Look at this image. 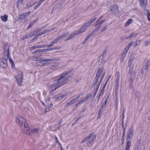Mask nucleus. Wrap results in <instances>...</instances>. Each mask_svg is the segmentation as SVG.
I'll return each mask as SVG.
<instances>
[{"label": "nucleus", "instance_id": "20", "mask_svg": "<svg viewBox=\"0 0 150 150\" xmlns=\"http://www.w3.org/2000/svg\"><path fill=\"white\" fill-rule=\"evenodd\" d=\"M52 103L48 105L47 107L46 108L45 110V112H49L51 109L52 106Z\"/></svg>", "mask_w": 150, "mask_h": 150}, {"label": "nucleus", "instance_id": "1", "mask_svg": "<svg viewBox=\"0 0 150 150\" xmlns=\"http://www.w3.org/2000/svg\"><path fill=\"white\" fill-rule=\"evenodd\" d=\"M26 121L23 117L19 116L16 119V122L17 124L22 127V129L24 133L29 135L30 133V128L28 124L26 122Z\"/></svg>", "mask_w": 150, "mask_h": 150}, {"label": "nucleus", "instance_id": "12", "mask_svg": "<svg viewBox=\"0 0 150 150\" xmlns=\"http://www.w3.org/2000/svg\"><path fill=\"white\" fill-rule=\"evenodd\" d=\"M31 59H32L33 60L35 61H48V60H47L44 59L42 57H32L31 58Z\"/></svg>", "mask_w": 150, "mask_h": 150}, {"label": "nucleus", "instance_id": "38", "mask_svg": "<svg viewBox=\"0 0 150 150\" xmlns=\"http://www.w3.org/2000/svg\"><path fill=\"white\" fill-rule=\"evenodd\" d=\"M140 43V41L137 40L136 41L134 42V47H136L137 45H138Z\"/></svg>", "mask_w": 150, "mask_h": 150}, {"label": "nucleus", "instance_id": "54", "mask_svg": "<svg viewBox=\"0 0 150 150\" xmlns=\"http://www.w3.org/2000/svg\"><path fill=\"white\" fill-rule=\"evenodd\" d=\"M147 18L148 21H150V13L149 12L148 13Z\"/></svg>", "mask_w": 150, "mask_h": 150}, {"label": "nucleus", "instance_id": "42", "mask_svg": "<svg viewBox=\"0 0 150 150\" xmlns=\"http://www.w3.org/2000/svg\"><path fill=\"white\" fill-rule=\"evenodd\" d=\"M131 55L130 56V58L128 61V66L129 67L131 66L132 62V58L131 60H130V59H131Z\"/></svg>", "mask_w": 150, "mask_h": 150}, {"label": "nucleus", "instance_id": "6", "mask_svg": "<svg viewBox=\"0 0 150 150\" xmlns=\"http://www.w3.org/2000/svg\"><path fill=\"white\" fill-rule=\"evenodd\" d=\"M89 26L86 23H85L78 30L77 32L78 34H80L84 32L86 30L87 28Z\"/></svg>", "mask_w": 150, "mask_h": 150}, {"label": "nucleus", "instance_id": "5", "mask_svg": "<svg viewBox=\"0 0 150 150\" xmlns=\"http://www.w3.org/2000/svg\"><path fill=\"white\" fill-rule=\"evenodd\" d=\"M109 11L111 12V13H114L115 14H117L119 12L118 6L116 5H114L111 6Z\"/></svg>", "mask_w": 150, "mask_h": 150}, {"label": "nucleus", "instance_id": "64", "mask_svg": "<svg viewBox=\"0 0 150 150\" xmlns=\"http://www.w3.org/2000/svg\"><path fill=\"white\" fill-rule=\"evenodd\" d=\"M106 83L105 84V85H103V88L102 89V90H103V91H104V89H105V87L106 86Z\"/></svg>", "mask_w": 150, "mask_h": 150}, {"label": "nucleus", "instance_id": "39", "mask_svg": "<svg viewBox=\"0 0 150 150\" xmlns=\"http://www.w3.org/2000/svg\"><path fill=\"white\" fill-rule=\"evenodd\" d=\"M93 35L91 33H90L88 35L86 38L85 41H87Z\"/></svg>", "mask_w": 150, "mask_h": 150}, {"label": "nucleus", "instance_id": "25", "mask_svg": "<svg viewBox=\"0 0 150 150\" xmlns=\"http://www.w3.org/2000/svg\"><path fill=\"white\" fill-rule=\"evenodd\" d=\"M135 78V76L134 75H132L131 78L129 79V83L130 84H132V83L133 82L134 79Z\"/></svg>", "mask_w": 150, "mask_h": 150}, {"label": "nucleus", "instance_id": "56", "mask_svg": "<svg viewBox=\"0 0 150 150\" xmlns=\"http://www.w3.org/2000/svg\"><path fill=\"white\" fill-rule=\"evenodd\" d=\"M133 42H132L131 41L129 44L127 46L128 47H129L130 48V47L132 45Z\"/></svg>", "mask_w": 150, "mask_h": 150}, {"label": "nucleus", "instance_id": "29", "mask_svg": "<svg viewBox=\"0 0 150 150\" xmlns=\"http://www.w3.org/2000/svg\"><path fill=\"white\" fill-rule=\"evenodd\" d=\"M97 26V27H96L95 29L93 30L91 33L92 35H93L95 33L97 32L98 31L99 28H100V27H99L98 26Z\"/></svg>", "mask_w": 150, "mask_h": 150}, {"label": "nucleus", "instance_id": "30", "mask_svg": "<svg viewBox=\"0 0 150 150\" xmlns=\"http://www.w3.org/2000/svg\"><path fill=\"white\" fill-rule=\"evenodd\" d=\"M43 95L44 96V99L46 103H47L48 101L50 100L51 98L50 97L46 96L45 93L43 94Z\"/></svg>", "mask_w": 150, "mask_h": 150}, {"label": "nucleus", "instance_id": "3", "mask_svg": "<svg viewBox=\"0 0 150 150\" xmlns=\"http://www.w3.org/2000/svg\"><path fill=\"white\" fill-rule=\"evenodd\" d=\"M16 74L15 78L17 82L18 83L19 86L22 85L23 81V76L22 72L20 71H16Z\"/></svg>", "mask_w": 150, "mask_h": 150}, {"label": "nucleus", "instance_id": "2", "mask_svg": "<svg viewBox=\"0 0 150 150\" xmlns=\"http://www.w3.org/2000/svg\"><path fill=\"white\" fill-rule=\"evenodd\" d=\"M69 73V71L65 72L60 75V77L57 80L59 85L54 89L58 88L61 86L65 84L67 82L68 79L70 76H66L67 74Z\"/></svg>", "mask_w": 150, "mask_h": 150}, {"label": "nucleus", "instance_id": "61", "mask_svg": "<svg viewBox=\"0 0 150 150\" xmlns=\"http://www.w3.org/2000/svg\"><path fill=\"white\" fill-rule=\"evenodd\" d=\"M72 104H73L72 103V102L71 101L69 102L67 104V105H69Z\"/></svg>", "mask_w": 150, "mask_h": 150}, {"label": "nucleus", "instance_id": "9", "mask_svg": "<svg viewBox=\"0 0 150 150\" xmlns=\"http://www.w3.org/2000/svg\"><path fill=\"white\" fill-rule=\"evenodd\" d=\"M44 59L47 60H48V61H40V62H41L40 64V66H42L45 64H50L51 62L53 61L54 60L53 59H45L44 58Z\"/></svg>", "mask_w": 150, "mask_h": 150}, {"label": "nucleus", "instance_id": "10", "mask_svg": "<svg viewBox=\"0 0 150 150\" xmlns=\"http://www.w3.org/2000/svg\"><path fill=\"white\" fill-rule=\"evenodd\" d=\"M139 3L140 5L143 7H145L147 4V0H139Z\"/></svg>", "mask_w": 150, "mask_h": 150}, {"label": "nucleus", "instance_id": "15", "mask_svg": "<svg viewBox=\"0 0 150 150\" xmlns=\"http://www.w3.org/2000/svg\"><path fill=\"white\" fill-rule=\"evenodd\" d=\"M47 45H36L32 47L33 49L34 50L36 48H40L47 47Z\"/></svg>", "mask_w": 150, "mask_h": 150}, {"label": "nucleus", "instance_id": "36", "mask_svg": "<svg viewBox=\"0 0 150 150\" xmlns=\"http://www.w3.org/2000/svg\"><path fill=\"white\" fill-rule=\"evenodd\" d=\"M90 97V96H87L84 98L82 99V100H81L83 102L85 101L88 99Z\"/></svg>", "mask_w": 150, "mask_h": 150}, {"label": "nucleus", "instance_id": "16", "mask_svg": "<svg viewBox=\"0 0 150 150\" xmlns=\"http://www.w3.org/2000/svg\"><path fill=\"white\" fill-rule=\"evenodd\" d=\"M104 21H99V20L97 21L95 23V26H98L99 27H100L101 25L103 23Z\"/></svg>", "mask_w": 150, "mask_h": 150}, {"label": "nucleus", "instance_id": "45", "mask_svg": "<svg viewBox=\"0 0 150 150\" xmlns=\"http://www.w3.org/2000/svg\"><path fill=\"white\" fill-rule=\"evenodd\" d=\"M104 91L103 90H101L100 92V93L99 94V95L98 96V98H99L100 96L103 93Z\"/></svg>", "mask_w": 150, "mask_h": 150}, {"label": "nucleus", "instance_id": "13", "mask_svg": "<svg viewBox=\"0 0 150 150\" xmlns=\"http://www.w3.org/2000/svg\"><path fill=\"white\" fill-rule=\"evenodd\" d=\"M55 49H56V48H53L52 49L51 48V49H45H45H42V50H37L35 51V52L36 53H39V52H47L48 51L54 50Z\"/></svg>", "mask_w": 150, "mask_h": 150}, {"label": "nucleus", "instance_id": "51", "mask_svg": "<svg viewBox=\"0 0 150 150\" xmlns=\"http://www.w3.org/2000/svg\"><path fill=\"white\" fill-rule=\"evenodd\" d=\"M78 34L77 33H72L71 34V36H72V38H73L74 36H75L76 35Z\"/></svg>", "mask_w": 150, "mask_h": 150}, {"label": "nucleus", "instance_id": "40", "mask_svg": "<svg viewBox=\"0 0 150 150\" xmlns=\"http://www.w3.org/2000/svg\"><path fill=\"white\" fill-rule=\"evenodd\" d=\"M93 35L91 33H90L88 35L86 38L85 41H87Z\"/></svg>", "mask_w": 150, "mask_h": 150}, {"label": "nucleus", "instance_id": "55", "mask_svg": "<svg viewBox=\"0 0 150 150\" xmlns=\"http://www.w3.org/2000/svg\"><path fill=\"white\" fill-rule=\"evenodd\" d=\"M68 93H66L62 95H61V96L60 97H61V98H64L66 96Z\"/></svg>", "mask_w": 150, "mask_h": 150}, {"label": "nucleus", "instance_id": "27", "mask_svg": "<svg viewBox=\"0 0 150 150\" xmlns=\"http://www.w3.org/2000/svg\"><path fill=\"white\" fill-rule=\"evenodd\" d=\"M96 19V18H93L89 21L88 22L86 23L89 26Z\"/></svg>", "mask_w": 150, "mask_h": 150}, {"label": "nucleus", "instance_id": "59", "mask_svg": "<svg viewBox=\"0 0 150 150\" xmlns=\"http://www.w3.org/2000/svg\"><path fill=\"white\" fill-rule=\"evenodd\" d=\"M111 75H109L108 78V79L107 80L106 83H107V82L111 78Z\"/></svg>", "mask_w": 150, "mask_h": 150}, {"label": "nucleus", "instance_id": "14", "mask_svg": "<svg viewBox=\"0 0 150 150\" xmlns=\"http://www.w3.org/2000/svg\"><path fill=\"white\" fill-rule=\"evenodd\" d=\"M4 48L5 52V55L8 56L9 53V50H8V45H5L4 46Z\"/></svg>", "mask_w": 150, "mask_h": 150}, {"label": "nucleus", "instance_id": "41", "mask_svg": "<svg viewBox=\"0 0 150 150\" xmlns=\"http://www.w3.org/2000/svg\"><path fill=\"white\" fill-rule=\"evenodd\" d=\"M41 4L42 3L40 2H39L38 3V4L35 7L34 9H36L38 8Z\"/></svg>", "mask_w": 150, "mask_h": 150}, {"label": "nucleus", "instance_id": "8", "mask_svg": "<svg viewBox=\"0 0 150 150\" xmlns=\"http://www.w3.org/2000/svg\"><path fill=\"white\" fill-rule=\"evenodd\" d=\"M58 85H59V84L57 80H56L54 81L53 84L50 86V87L51 90L52 91H55L57 88H56L55 89L54 88L56 87Z\"/></svg>", "mask_w": 150, "mask_h": 150}, {"label": "nucleus", "instance_id": "33", "mask_svg": "<svg viewBox=\"0 0 150 150\" xmlns=\"http://www.w3.org/2000/svg\"><path fill=\"white\" fill-rule=\"evenodd\" d=\"M55 140L57 143L58 144V145L61 148H62V146L61 144L59 142L58 138L56 137L55 138Z\"/></svg>", "mask_w": 150, "mask_h": 150}, {"label": "nucleus", "instance_id": "4", "mask_svg": "<svg viewBox=\"0 0 150 150\" xmlns=\"http://www.w3.org/2000/svg\"><path fill=\"white\" fill-rule=\"evenodd\" d=\"M8 58L7 56L5 55L4 57L1 59L0 65L2 67L5 68L7 67Z\"/></svg>", "mask_w": 150, "mask_h": 150}, {"label": "nucleus", "instance_id": "63", "mask_svg": "<svg viewBox=\"0 0 150 150\" xmlns=\"http://www.w3.org/2000/svg\"><path fill=\"white\" fill-rule=\"evenodd\" d=\"M32 36L31 34H28L26 36L25 38H28V37H31Z\"/></svg>", "mask_w": 150, "mask_h": 150}, {"label": "nucleus", "instance_id": "26", "mask_svg": "<svg viewBox=\"0 0 150 150\" xmlns=\"http://www.w3.org/2000/svg\"><path fill=\"white\" fill-rule=\"evenodd\" d=\"M80 95H79L77 97L72 99L71 101L72 103L73 104L76 103L77 101V100H78V98H80Z\"/></svg>", "mask_w": 150, "mask_h": 150}, {"label": "nucleus", "instance_id": "53", "mask_svg": "<svg viewBox=\"0 0 150 150\" xmlns=\"http://www.w3.org/2000/svg\"><path fill=\"white\" fill-rule=\"evenodd\" d=\"M150 43V42L149 41H147L145 42V44L146 46H147Z\"/></svg>", "mask_w": 150, "mask_h": 150}, {"label": "nucleus", "instance_id": "31", "mask_svg": "<svg viewBox=\"0 0 150 150\" xmlns=\"http://www.w3.org/2000/svg\"><path fill=\"white\" fill-rule=\"evenodd\" d=\"M69 33V32L65 33L61 35L60 36H59V37L60 38H61V39L62 40L63 38H65V37Z\"/></svg>", "mask_w": 150, "mask_h": 150}, {"label": "nucleus", "instance_id": "23", "mask_svg": "<svg viewBox=\"0 0 150 150\" xmlns=\"http://www.w3.org/2000/svg\"><path fill=\"white\" fill-rule=\"evenodd\" d=\"M129 47L128 46H127L125 48V50H124V51L123 52L122 54V55H124V57H125L126 54L127 52L129 49Z\"/></svg>", "mask_w": 150, "mask_h": 150}, {"label": "nucleus", "instance_id": "22", "mask_svg": "<svg viewBox=\"0 0 150 150\" xmlns=\"http://www.w3.org/2000/svg\"><path fill=\"white\" fill-rule=\"evenodd\" d=\"M49 31H50V30H46L44 31H43L39 33L38 35H36L35 37H38L44 34L45 33H46L47 32H48Z\"/></svg>", "mask_w": 150, "mask_h": 150}, {"label": "nucleus", "instance_id": "57", "mask_svg": "<svg viewBox=\"0 0 150 150\" xmlns=\"http://www.w3.org/2000/svg\"><path fill=\"white\" fill-rule=\"evenodd\" d=\"M93 141H92V140H90L87 142V144L88 145H89L90 144H91L93 142Z\"/></svg>", "mask_w": 150, "mask_h": 150}, {"label": "nucleus", "instance_id": "21", "mask_svg": "<svg viewBox=\"0 0 150 150\" xmlns=\"http://www.w3.org/2000/svg\"><path fill=\"white\" fill-rule=\"evenodd\" d=\"M131 143L130 141L128 140L127 142V145L125 147V150H129Z\"/></svg>", "mask_w": 150, "mask_h": 150}, {"label": "nucleus", "instance_id": "49", "mask_svg": "<svg viewBox=\"0 0 150 150\" xmlns=\"http://www.w3.org/2000/svg\"><path fill=\"white\" fill-rule=\"evenodd\" d=\"M38 129H34L33 131V132L34 134L38 132Z\"/></svg>", "mask_w": 150, "mask_h": 150}, {"label": "nucleus", "instance_id": "32", "mask_svg": "<svg viewBox=\"0 0 150 150\" xmlns=\"http://www.w3.org/2000/svg\"><path fill=\"white\" fill-rule=\"evenodd\" d=\"M91 139L90 140H92L93 141L96 138V136L95 135H93V134H91Z\"/></svg>", "mask_w": 150, "mask_h": 150}, {"label": "nucleus", "instance_id": "37", "mask_svg": "<svg viewBox=\"0 0 150 150\" xmlns=\"http://www.w3.org/2000/svg\"><path fill=\"white\" fill-rule=\"evenodd\" d=\"M109 25V24H106L105 27L103 28L101 30V32H103L107 28H108V26Z\"/></svg>", "mask_w": 150, "mask_h": 150}, {"label": "nucleus", "instance_id": "35", "mask_svg": "<svg viewBox=\"0 0 150 150\" xmlns=\"http://www.w3.org/2000/svg\"><path fill=\"white\" fill-rule=\"evenodd\" d=\"M40 31V29L39 28L37 30H34L32 33V34L34 35L36 34L38 32Z\"/></svg>", "mask_w": 150, "mask_h": 150}, {"label": "nucleus", "instance_id": "24", "mask_svg": "<svg viewBox=\"0 0 150 150\" xmlns=\"http://www.w3.org/2000/svg\"><path fill=\"white\" fill-rule=\"evenodd\" d=\"M61 40V38H60L59 36L57 38L55 39V40L52 42V43L53 44H55Z\"/></svg>", "mask_w": 150, "mask_h": 150}, {"label": "nucleus", "instance_id": "18", "mask_svg": "<svg viewBox=\"0 0 150 150\" xmlns=\"http://www.w3.org/2000/svg\"><path fill=\"white\" fill-rule=\"evenodd\" d=\"M132 19H129L126 22L125 25V27L128 26L130 24L132 23Z\"/></svg>", "mask_w": 150, "mask_h": 150}, {"label": "nucleus", "instance_id": "43", "mask_svg": "<svg viewBox=\"0 0 150 150\" xmlns=\"http://www.w3.org/2000/svg\"><path fill=\"white\" fill-rule=\"evenodd\" d=\"M120 80V77H117L116 78V84L117 86H119V81Z\"/></svg>", "mask_w": 150, "mask_h": 150}, {"label": "nucleus", "instance_id": "60", "mask_svg": "<svg viewBox=\"0 0 150 150\" xmlns=\"http://www.w3.org/2000/svg\"><path fill=\"white\" fill-rule=\"evenodd\" d=\"M83 102L82 101V100H81L80 101H79L76 104V105H80L81 104V103Z\"/></svg>", "mask_w": 150, "mask_h": 150}, {"label": "nucleus", "instance_id": "46", "mask_svg": "<svg viewBox=\"0 0 150 150\" xmlns=\"http://www.w3.org/2000/svg\"><path fill=\"white\" fill-rule=\"evenodd\" d=\"M25 17L23 16V14H21V15H19V18L20 19H22L24 18Z\"/></svg>", "mask_w": 150, "mask_h": 150}, {"label": "nucleus", "instance_id": "58", "mask_svg": "<svg viewBox=\"0 0 150 150\" xmlns=\"http://www.w3.org/2000/svg\"><path fill=\"white\" fill-rule=\"evenodd\" d=\"M93 141H92V140H90L87 142V144L88 145H89L90 144H91L93 142Z\"/></svg>", "mask_w": 150, "mask_h": 150}, {"label": "nucleus", "instance_id": "44", "mask_svg": "<svg viewBox=\"0 0 150 150\" xmlns=\"http://www.w3.org/2000/svg\"><path fill=\"white\" fill-rule=\"evenodd\" d=\"M35 22V21H34L33 22H32V23H30V24H29V26L28 27V28H31L33 25L34 23Z\"/></svg>", "mask_w": 150, "mask_h": 150}, {"label": "nucleus", "instance_id": "62", "mask_svg": "<svg viewBox=\"0 0 150 150\" xmlns=\"http://www.w3.org/2000/svg\"><path fill=\"white\" fill-rule=\"evenodd\" d=\"M23 1V0H18V3H21Z\"/></svg>", "mask_w": 150, "mask_h": 150}, {"label": "nucleus", "instance_id": "50", "mask_svg": "<svg viewBox=\"0 0 150 150\" xmlns=\"http://www.w3.org/2000/svg\"><path fill=\"white\" fill-rule=\"evenodd\" d=\"M100 110H99V112H98V114H100V113H101V112H102V110H103V105H102L101 107H100Z\"/></svg>", "mask_w": 150, "mask_h": 150}, {"label": "nucleus", "instance_id": "34", "mask_svg": "<svg viewBox=\"0 0 150 150\" xmlns=\"http://www.w3.org/2000/svg\"><path fill=\"white\" fill-rule=\"evenodd\" d=\"M34 4V3L33 2H31L28 4L27 5V6L28 8L32 6Z\"/></svg>", "mask_w": 150, "mask_h": 150}, {"label": "nucleus", "instance_id": "19", "mask_svg": "<svg viewBox=\"0 0 150 150\" xmlns=\"http://www.w3.org/2000/svg\"><path fill=\"white\" fill-rule=\"evenodd\" d=\"M8 16L6 14H4L3 16H1V20L4 22L8 20Z\"/></svg>", "mask_w": 150, "mask_h": 150}, {"label": "nucleus", "instance_id": "7", "mask_svg": "<svg viewBox=\"0 0 150 150\" xmlns=\"http://www.w3.org/2000/svg\"><path fill=\"white\" fill-rule=\"evenodd\" d=\"M134 130L132 127H131L129 132L127 133V139L128 140L132 139L133 135Z\"/></svg>", "mask_w": 150, "mask_h": 150}, {"label": "nucleus", "instance_id": "47", "mask_svg": "<svg viewBox=\"0 0 150 150\" xmlns=\"http://www.w3.org/2000/svg\"><path fill=\"white\" fill-rule=\"evenodd\" d=\"M23 16L25 17L26 16H28L30 14V12H28L27 13H23Z\"/></svg>", "mask_w": 150, "mask_h": 150}, {"label": "nucleus", "instance_id": "28", "mask_svg": "<svg viewBox=\"0 0 150 150\" xmlns=\"http://www.w3.org/2000/svg\"><path fill=\"white\" fill-rule=\"evenodd\" d=\"M91 135H90L89 136L86 137V138L84 139L83 140L81 141V143H83L86 142L87 140H89L91 138Z\"/></svg>", "mask_w": 150, "mask_h": 150}, {"label": "nucleus", "instance_id": "11", "mask_svg": "<svg viewBox=\"0 0 150 150\" xmlns=\"http://www.w3.org/2000/svg\"><path fill=\"white\" fill-rule=\"evenodd\" d=\"M103 69V68H101L99 69L97 71L96 73V76L95 78L96 80H98L101 74L102 73Z\"/></svg>", "mask_w": 150, "mask_h": 150}, {"label": "nucleus", "instance_id": "48", "mask_svg": "<svg viewBox=\"0 0 150 150\" xmlns=\"http://www.w3.org/2000/svg\"><path fill=\"white\" fill-rule=\"evenodd\" d=\"M71 37L72 36H71V35H69L68 37L65 40V41L69 40L70 39L72 38V37Z\"/></svg>", "mask_w": 150, "mask_h": 150}, {"label": "nucleus", "instance_id": "17", "mask_svg": "<svg viewBox=\"0 0 150 150\" xmlns=\"http://www.w3.org/2000/svg\"><path fill=\"white\" fill-rule=\"evenodd\" d=\"M104 21H99V20L97 21L95 23V26H98L99 27H100L101 25L103 23Z\"/></svg>", "mask_w": 150, "mask_h": 150}, {"label": "nucleus", "instance_id": "52", "mask_svg": "<svg viewBox=\"0 0 150 150\" xmlns=\"http://www.w3.org/2000/svg\"><path fill=\"white\" fill-rule=\"evenodd\" d=\"M136 35L134 34H132L129 36L128 38H131L135 36Z\"/></svg>", "mask_w": 150, "mask_h": 150}]
</instances>
